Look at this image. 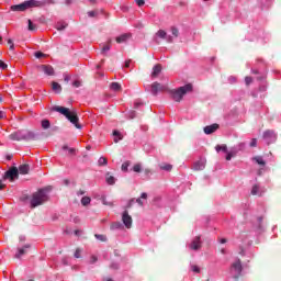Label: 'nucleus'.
Wrapping results in <instances>:
<instances>
[{
    "mask_svg": "<svg viewBox=\"0 0 281 281\" xmlns=\"http://www.w3.org/2000/svg\"><path fill=\"white\" fill-rule=\"evenodd\" d=\"M8 45H10L11 52H14V43L12 42V40H8Z\"/></svg>",
    "mask_w": 281,
    "mask_h": 281,
    "instance_id": "nucleus-50",
    "label": "nucleus"
},
{
    "mask_svg": "<svg viewBox=\"0 0 281 281\" xmlns=\"http://www.w3.org/2000/svg\"><path fill=\"white\" fill-rule=\"evenodd\" d=\"M52 89L55 91V93H60L63 91V87L56 81H53Z\"/></svg>",
    "mask_w": 281,
    "mask_h": 281,
    "instance_id": "nucleus-22",
    "label": "nucleus"
},
{
    "mask_svg": "<svg viewBox=\"0 0 281 281\" xmlns=\"http://www.w3.org/2000/svg\"><path fill=\"white\" fill-rule=\"evenodd\" d=\"M63 150H68L69 155H76V149L69 148L67 145L63 147Z\"/></svg>",
    "mask_w": 281,
    "mask_h": 281,
    "instance_id": "nucleus-37",
    "label": "nucleus"
},
{
    "mask_svg": "<svg viewBox=\"0 0 281 281\" xmlns=\"http://www.w3.org/2000/svg\"><path fill=\"white\" fill-rule=\"evenodd\" d=\"M231 273L233 278L238 279L240 273H243V263H240V259H237L231 267Z\"/></svg>",
    "mask_w": 281,
    "mask_h": 281,
    "instance_id": "nucleus-7",
    "label": "nucleus"
},
{
    "mask_svg": "<svg viewBox=\"0 0 281 281\" xmlns=\"http://www.w3.org/2000/svg\"><path fill=\"white\" fill-rule=\"evenodd\" d=\"M27 249H30V244L24 245L22 248H18L15 258L20 259L21 256H25V254H27Z\"/></svg>",
    "mask_w": 281,
    "mask_h": 281,
    "instance_id": "nucleus-17",
    "label": "nucleus"
},
{
    "mask_svg": "<svg viewBox=\"0 0 281 281\" xmlns=\"http://www.w3.org/2000/svg\"><path fill=\"white\" fill-rule=\"evenodd\" d=\"M245 82H246L247 86H249V83L252 82L251 77H246Z\"/></svg>",
    "mask_w": 281,
    "mask_h": 281,
    "instance_id": "nucleus-53",
    "label": "nucleus"
},
{
    "mask_svg": "<svg viewBox=\"0 0 281 281\" xmlns=\"http://www.w3.org/2000/svg\"><path fill=\"white\" fill-rule=\"evenodd\" d=\"M89 203H91V198H89V196H83V198L81 199V204H82V205H89Z\"/></svg>",
    "mask_w": 281,
    "mask_h": 281,
    "instance_id": "nucleus-36",
    "label": "nucleus"
},
{
    "mask_svg": "<svg viewBox=\"0 0 281 281\" xmlns=\"http://www.w3.org/2000/svg\"><path fill=\"white\" fill-rule=\"evenodd\" d=\"M49 190H52V188L48 187L33 193V196L31 199V207H38V205H43V203H45V201L49 199V196L47 195Z\"/></svg>",
    "mask_w": 281,
    "mask_h": 281,
    "instance_id": "nucleus-3",
    "label": "nucleus"
},
{
    "mask_svg": "<svg viewBox=\"0 0 281 281\" xmlns=\"http://www.w3.org/2000/svg\"><path fill=\"white\" fill-rule=\"evenodd\" d=\"M0 69H8V64H5L3 60H0Z\"/></svg>",
    "mask_w": 281,
    "mask_h": 281,
    "instance_id": "nucleus-48",
    "label": "nucleus"
},
{
    "mask_svg": "<svg viewBox=\"0 0 281 281\" xmlns=\"http://www.w3.org/2000/svg\"><path fill=\"white\" fill-rule=\"evenodd\" d=\"M218 131V124H212L204 127L205 135H212V133H216Z\"/></svg>",
    "mask_w": 281,
    "mask_h": 281,
    "instance_id": "nucleus-16",
    "label": "nucleus"
},
{
    "mask_svg": "<svg viewBox=\"0 0 281 281\" xmlns=\"http://www.w3.org/2000/svg\"><path fill=\"white\" fill-rule=\"evenodd\" d=\"M131 38V33H124L116 37V43H126Z\"/></svg>",
    "mask_w": 281,
    "mask_h": 281,
    "instance_id": "nucleus-19",
    "label": "nucleus"
},
{
    "mask_svg": "<svg viewBox=\"0 0 281 281\" xmlns=\"http://www.w3.org/2000/svg\"><path fill=\"white\" fill-rule=\"evenodd\" d=\"M81 254H82V249L77 248L76 251H75L74 257H75V258H81V256H80Z\"/></svg>",
    "mask_w": 281,
    "mask_h": 281,
    "instance_id": "nucleus-42",
    "label": "nucleus"
},
{
    "mask_svg": "<svg viewBox=\"0 0 281 281\" xmlns=\"http://www.w3.org/2000/svg\"><path fill=\"white\" fill-rule=\"evenodd\" d=\"M205 164H206V160L204 158L195 161L193 164V170H205Z\"/></svg>",
    "mask_w": 281,
    "mask_h": 281,
    "instance_id": "nucleus-14",
    "label": "nucleus"
},
{
    "mask_svg": "<svg viewBox=\"0 0 281 281\" xmlns=\"http://www.w3.org/2000/svg\"><path fill=\"white\" fill-rule=\"evenodd\" d=\"M168 90V86H161L159 82H154L150 86V93L153 95H157V93H159V91H167Z\"/></svg>",
    "mask_w": 281,
    "mask_h": 281,
    "instance_id": "nucleus-10",
    "label": "nucleus"
},
{
    "mask_svg": "<svg viewBox=\"0 0 281 281\" xmlns=\"http://www.w3.org/2000/svg\"><path fill=\"white\" fill-rule=\"evenodd\" d=\"M257 144H258V139L252 138L251 142H250L251 148H256Z\"/></svg>",
    "mask_w": 281,
    "mask_h": 281,
    "instance_id": "nucleus-46",
    "label": "nucleus"
},
{
    "mask_svg": "<svg viewBox=\"0 0 281 281\" xmlns=\"http://www.w3.org/2000/svg\"><path fill=\"white\" fill-rule=\"evenodd\" d=\"M215 150L217 151V153H221V150H223V153H227V145H217L216 147H215Z\"/></svg>",
    "mask_w": 281,
    "mask_h": 281,
    "instance_id": "nucleus-31",
    "label": "nucleus"
},
{
    "mask_svg": "<svg viewBox=\"0 0 281 281\" xmlns=\"http://www.w3.org/2000/svg\"><path fill=\"white\" fill-rule=\"evenodd\" d=\"M262 192H265V191L258 184H255L251 189V194L257 195V196H262Z\"/></svg>",
    "mask_w": 281,
    "mask_h": 281,
    "instance_id": "nucleus-18",
    "label": "nucleus"
},
{
    "mask_svg": "<svg viewBox=\"0 0 281 281\" xmlns=\"http://www.w3.org/2000/svg\"><path fill=\"white\" fill-rule=\"evenodd\" d=\"M252 161H256L259 166H267V162L265 159H262V156H256L252 158Z\"/></svg>",
    "mask_w": 281,
    "mask_h": 281,
    "instance_id": "nucleus-24",
    "label": "nucleus"
},
{
    "mask_svg": "<svg viewBox=\"0 0 281 281\" xmlns=\"http://www.w3.org/2000/svg\"><path fill=\"white\" fill-rule=\"evenodd\" d=\"M4 179H10L11 181L19 179V169L16 167L9 169L4 173Z\"/></svg>",
    "mask_w": 281,
    "mask_h": 281,
    "instance_id": "nucleus-11",
    "label": "nucleus"
},
{
    "mask_svg": "<svg viewBox=\"0 0 281 281\" xmlns=\"http://www.w3.org/2000/svg\"><path fill=\"white\" fill-rule=\"evenodd\" d=\"M111 269H117V263H112Z\"/></svg>",
    "mask_w": 281,
    "mask_h": 281,
    "instance_id": "nucleus-58",
    "label": "nucleus"
},
{
    "mask_svg": "<svg viewBox=\"0 0 281 281\" xmlns=\"http://www.w3.org/2000/svg\"><path fill=\"white\" fill-rule=\"evenodd\" d=\"M18 172H20V175H27V172H30V165H20Z\"/></svg>",
    "mask_w": 281,
    "mask_h": 281,
    "instance_id": "nucleus-21",
    "label": "nucleus"
},
{
    "mask_svg": "<svg viewBox=\"0 0 281 281\" xmlns=\"http://www.w3.org/2000/svg\"><path fill=\"white\" fill-rule=\"evenodd\" d=\"M42 5H45V2L41 0H26L20 4H13L11 5L12 12H25V10H30L32 8H42Z\"/></svg>",
    "mask_w": 281,
    "mask_h": 281,
    "instance_id": "nucleus-2",
    "label": "nucleus"
},
{
    "mask_svg": "<svg viewBox=\"0 0 281 281\" xmlns=\"http://www.w3.org/2000/svg\"><path fill=\"white\" fill-rule=\"evenodd\" d=\"M53 111H56L57 113H60L61 115H65L76 126V128H82V125L78 123V114L76 112L69 111L68 108L60 106V105H55L53 106Z\"/></svg>",
    "mask_w": 281,
    "mask_h": 281,
    "instance_id": "nucleus-1",
    "label": "nucleus"
},
{
    "mask_svg": "<svg viewBox=\"0 0 281 281\" xmlns=\"http://www.w3.org/2000/svg\"><path fill=\"white\" fill-rule=\"evenodd\" d=\"M133 170L134 172H142V165L140 164L134 165Z\"/></svg>",
    "mask_w": 281,
    "mask_h": 281,
    "instance_id": "nucleus-39",
    "label": "nucleus"
},
{
    "mask_svg": "<svg viewBox=\"0 0 281 281\" xmlns=\"http://www.w3.org/2000/svg\"><path fill=\"white\" fill-rule=\"evenodd\" d=\"M29 30L30 32H35L36 30V26L34 23H32V20H29Z\"/></svg>",
    "mask_w": 281,
    "mask_h": 281,
    "instance_id": "nucleus-38",
    "label": "nucleus"
},
{
    "mask_svg": "<svg viewBox=\"0 0 281 281\" xmlns=\"http://www.w3.org/2000/svg\"><path fill=\"white\" fill-rule=\"evenodd\" d=\"M40 71H44L46 76H54V67L49 65H41L38 66Z\"/></svg>",
    "mask_w": 281,
    "mask_h": 281,
    "instance_id": "nucleus-13",
    "label": "nucleus"
},
{
    "mask_svg": "<svg viewBox=\"0 0 281 281\" xmlns=\"http://www.w3.org/2000/svg\"><path fill=\"white\" fill-rule=\"evenodd\" d=\"M49 126H52V124L49 123V120L42 121V128L46 131L47 128H49Z\"/></svg>",
    "mask_w": 281,
    "mask_h": 281,
    "instance_id": "nucleus-32",
    "label": "nucleus"
},
{
    "mask_svg": "<svg viewBox=\"0 0 281 281\" xmlns=\"http://www.w3.org/2000/svg\"><path fill=\"white\" fill-rule=\"evenodd\" d=\"M228 80L231 83H234V82H236V77H229Z\"/></svg>",
    "mask_w": 281,
    "mask_h": 281,
    "instance_id": "nucleus-56",
    "label": "nucleus"
},
{
    "mask_svg": "<svg viewBox=\"0 0 281 281\" xmlns=\"http://www.w3.org/2000/svg\"><path fill=\"white\" fill-rule=\"evenodd\" d=\"M191 270L193 271V273H201V269L198 268V266H191Z\"/></svg>",
    "mask_w": 281,
    "mask_h": 281,
    "instance_id": "nucleus-45",
    "label": "nucleus"
},
{
    "mask_svg": "<svg viewBox=\"0 0 281 281\" xmlns=\"http://www.w3.org/2000/svg\"><path fill=\"white\" fill-rule=\"evenodd\" d=\"M67 27V23L66 22H57L56 24V30H58V32H63V30H65Z\"/></svg>",
    "mask_w": 281,
    "mask_h": 281,
    "instance_id": "nucleus-28",
    "label": "nucleus"
},
{
    "mask_svg": "<svg viewBox=\"0 0 281 281\" xmlns=\"http://www.w3.org/2000/svg\"><path fill=\"white\" fill-rule=\"evenodd\" d=\"M189 249L192 251H199L201 249V237L196 236L192 239V241L189 244Z\"/></svg>",
    "mask_w": 281,
    "mask_h": 281,
    "instance_id": "nucleus-12",
    "label": "nucleus"
},
{
    "mask_svg": "<svg viewBox=\"0 0 281 281\" xmlns=\"http://www.w3.org/2000/svg\"><path fill=\"white\" fill-rule=\"evenodd\" d=\"M88 16H90V18L98 16V12L90 11V12H88Z\"/></svg>",
    "mask_w": 281,
    "mask_h": 281,
    "instance_id": "nucleus-52",
    "label": "nucleus"
},
{
    "mask_svg": "<svg viewBox=\"0 0 281 281\" xmlns=\"http://www.w3.org/2000/svg\"><path fill=\"white\" fill-rule=\"evenodd\" d=\"M139 106H142V102L135 101L134 109H139Z\"/></svg>",
    "mask_w": 281,
    "mask_h": 281,
    "instance_id": "nucleus-54",
    "label": "nucleus"
},
{
    "mask_svg": "<svg viewBox=\"0 0 281 281\" xmlns=\"http://www.w3.org/2000/svg\"><path fill=\"white\" fill-rule=\"evenodd\" d=\"M263 139L266 144L269 145V144L276 143V139H278V136L276 135V132L271 130H267L266 132H263Z\"/></svg>",
    "mask_w": 281,
    "mask_h": 281,
    "instance_id": "nucleus-8",
    "label": "nucleus"
},
{
    "mask_svg": "<svg viewBox=\"0 0 281 281\" xmlns=\"http://www.w3.org/2000/svg\"><path fill=\"white\" fill-rule=\"evenodd\" d=\"M45 54L41 53V52H36L35 53V58H44Z\"/></svg>",
    "mask_w": 281,
    "mask_h": 281,
    "instance_id": "nucleus-51",
    "label": "nucleus"
},
{
    "mask_svg": "<svg viewBox=\"0 0 281 281\" xmlns=\"http://www.w3.org/2000/svg\"><path fill=\"white\" fill-rule=\"evenodd\" d=\"M105 181H106V183H108L109 186H114V183H115V177H113V176L106 173V176H105Z\"/></svg>",
    "mask_w": 281,
    "mask_h": 281,
    "instance_id": "nucleus-27",
    "label": "nucleus"
},
{
    "mask_svg": "<svg viewBox=\"0 0 281 281\" xmlns=\"http://www.w3.org/2000/svg\"><path fill=\"white\" fill-rule=\"evenodd\" d=\"M98 164L99 166H106V164H109V160H106L105 157H100Z\"/></svg>",
    "mask_w": 281,
    "mask_h": 281,
    "instance_id": "nucleus-33",
    "label": "nucleus"
},
{
    "mask_svg": "<svg viewBox=\"0 0 281 281\" xmlns=\"http://www.w3.org/2000/svg\"><path fill=\"white\" fill-rule=\"evenodd\" d=\"M110 88L112 91H122V85H120L119 82H112L110 85Z\"/></svg>",
    "mask_w": 281,
    "mask_h": 281,
    "instance_id": "nucleus-26",
    "label": "nucleus"
},
{
    "mask_svg": "<svg viewBox=\"0 0 281 281\" xmlns=\"http://www.w3.org/2000/svg\"><path fill=\"white\" fill-rule=\"evenodd\" d=\"M9 138L12 139V142H21L23 139L30 142V139H36V134L32 131L20 130L10 134Z\"/></svg>",
    "mask_w": 281,
    "mask_h": 281,
    "instance_id": "nucleus-4",
    "label": "nucleus"
},
{
    "mask_svg": "<svg viewBox=\"0 0 281 281\" xmlns=\"http://www.w3.org/2000/svg\"><path fill=\"white\" fill-rule=\"evenodd\" d=\"M127 117L130 119V120H135V117H136V112L135 111H130L128 113H127Z\"/></svg>",
    "mask_w": 281,
    "mask_h": 281,
    "instance_id": "nucleus-40",
    "label": "nucleus"
},
{
    "mask_svg": "<svg viewBox=\"0 0 281 281\" xmlns=\"http://www.w3.org/2000/svg\"><path fill=\"white\" fill-rule=\"evenodd\" d=\"M138 8H142L146 3L144 0H135Z\"/></svg>",
    "mask_w": 281,
    "mask_h": 281,
    "instance_id": "nucleus-49",
    "label": "nucleus"
},
{
    "mask_svg": "<svg viewBox=\"0 0 281 281\" xmlns=\"http://www.w3.org/2000/svg\"><path fill=\"white\" fill-rule=\"evenodd\" d=\"M122 222L126 229H131L133 227V217L128 214V211L123 212Z\"/></svg>",
    "mask_w": 281,
    "mask_h": 281,
    "instance_id": "nucleus-9",
    "label": "nucleus"
},
{
    "mask_svg": "<svg viewBox=\"0 0 281 281\" xmlns=\"http://www.w3.org/2000/svg\"><path fill=\"white\" fill-rule=\"evenodd\" d=\"M65 81H66V82H69V76H66V77H65Z\"/></svg>",
    "mask_w": 281,
    "mask_h": 281,
    "instance_id": "nucleus-64",
    "label": "nucleus"
},
{
    "mask_svg": "<svg viewBox=\"0 0 281 281\" xmlns=\"http://www.w3.org/2000/svg\"><path fill=\"white\" fill-rule=\"evenodd\" d=\"M160 170H166L167 172H170V170H172V165L170 164L161 165Z\"/></svg>",
    "mask_w": 281,
    "mask_h": 281,
    "instance_id": "nucleus-30",
    "label": "nucleus"
},
{
    "mask_svg": "<svg viewBox=\"0 0 281 281\" xmlns=\"http://www.w3.org/2000/svg\"><path fill=\"white\" fill-rule=\"evenodd\" d=\"M111 43H112V41L108 40V42L105 44H103L101 54L105 55L106 52H109L111 49Z\"/></svg>",
    "mask_w": 281,
    "mask_h": 281,
    "instance_id": "nucleus-23",
    "label": "nucleus"
},
{
    "mask_svg": "<svg viewBox=\"0 0 281 281\" xmlns=\"http://www.w3.org/2000/svg\"><path fill=\"white\" fill-rule=\"evenodd\" d=\"M142 199L144 200L148 199V194L142 193L140 198L136 199V203H138V205H144V202L142 201Z\"/></svg>",
    "mask_w": 281,
    "mask_h": 281,
    "instance_id": "nucleus-29",
    "label": "nucleus"
},
{
    "mask_svg": "<svg viewBox=\"0 0 281 281\" xmlns=\"http://www.w3.org/2000/svg\"><path fill=\"white\" fill-rule=\"evenodd\" d=\"M4 115H5V114L0 111V120H3Z\"/></svg>",
    "mask_w": 281,
    "mask_h": 281,
    "instance_id": "nucleus-59",
    "label": "nucleus"
},
{
    "mask_svg": "<svg viewBox=\"0 0 281 281\" xmlns=\"http://www.w3.org/2000/svg\"><path fill=\"white\" fill-rule=\"evenodd\" d=\"M145 175H150V169H145Z\"/></svg>",
    "mask_w": 281,
    "mask_h": 281,
    "instance_id": "nucleus-61",
    "label": "nucleus"
},
{
    "mask_svg": "<svg viewBox=\"0 0 281 281\" xmlns=\"http://www.w3.org/2000/svg\"><path fill=\"white\" fill-rule=\"evenodd\" d=\"M94 237L97 238V240H100L101 243H106L105 235L95 234Z\"/></svg>",
    "mask_w": 281,
    "mask_h": 281,
    "instance_id": "nucleus-34",
    "label": "nucleus"
},
{
    "mask_svg": "<svg viewBox=\"0 0 281 281\" xmlns=\"http://www.w3.org/2000/svg\"><path fill=\"white\" fill-rule=\"evenodd\" d=\"M156 36H158L159 38H165V41H167V43H172V36L168 35L166 33V31H164V30H159L156 33Z\"/></svg>",
    "mask_w": 281,
    "mask_h": 281,
    "instance_id": "nucleus-15",
    "label": "nucleus"
},
{
    "mask_svg": "<svg viewBox=\"0 0 281 281\" xmlns=\"http://www.w3.org/2000/svg\"><path fill=\"white\" fill-rule=\"evenodd\" d=\"M262 170H265V169H259V170H258V176H259V177L262 176Z\"/></svg>",
    "mask_w": 281,
    "mask_h": 281,
    "instance_id": "nucleus-60",
    "label": "nucleus"
},
{
    "mask_svg": "<svg viewBox=\"0 0 281 281\" xmlns=\"http://www.w3.org/2000/svg\"><path fill=\"white\" fill-rule=\"evenodd\" d=\"M95 262H98V257L97 256H91L90 265H95Z\"/></svg>",
    "mask_w": 281,
    "mask_h": 281,
    "instance_id": "nucleus-47",
    "label": "nucleus"
},
{
    "mask_svg": "<svg viewBox=\"0 0 281 281\" xmlns=\"http://www.w3.org/2000/svg\"><path fill=\"white\" fill-rule=\"evenodd\" d=\"M171 34H172L173 36H176V37L179 36V29L172 26V27H171Z\"/></svg>",
    "mask_w": 281,
    "mask_h": 281,
    "instance_id": "nucleus-41",
    "label": "nucleus"
},
{
    "mask_svg": "<svg viewBox=\"0 0 281 281\" xmlns=\"http://www.w3.org/2000/svg\"><path fill=\"white\" fill-rule=\"evenodd\" d=\"M20 240H25V236L21 235Z\"/></svg>",
    "mask_w": 281,
    "mask_h": 281,
    "instance_id": "nucleus-63",
    "label": "nucleus"
},
{
    "mask_svg": "<svg viewBox=\"0 0 281 281\" xmlns=\"http://www.w3.org/2000/svg\"><path fill=\"white\" fill-rule=\"evenodd\" d=\"M72 87H76V89H78V88L82 87V82L80 80H75L72 82Z\"/></svg>",
    "mask_w": 281,
    "mask_h": 281,
    "instance_id": "nucleus-43",
    "label": "nucleus"
},
{
    "mask_svg": "<svg viewBox=\"0 0 281 281\" xmlns=\"http://www.w3.org/2000/svg\"><path fill=\"white\" fill-rule=\"evenodd\" d=\"M161 74V65H156L153 68L151 78H157Z\"/></svg>",
    "mask_w": 281,
    "mask_h": 281,
    "instance_id": "nucleus-20",
    "label": "nucleus"
},
{
    "mask_svg": "<svg viewBox=\"0 0 281 281\" xmlns=\"http://www.w3.org/2000/svg\"><path fill=\"white\" fill-rule=\"evenodd\" d=\"M121 168H122L123 172H127L128 171V162H123Z\"/></svg>",
    "mask_w": 281,
    "mask_h": 281,
    "instance_id": "nucleus-44",
    "label": "nucleus"
},
{
    "mask_svg": "<svg viewBox=\"0 0 281 281\" xmlns=\"http://www.w3.org/2000/svg\"><path fill=\"white\" fill-rule=\"evenodd\" d=\"M123 225L120 222H114L111 226L112 229H122Z\"/></svg>",
    "mask_w": 281,
    "mask_h": 281,
    "instance_id": "nucleus-35",
    "label": "nucleus"
},
{
    "mask_svg": "<svg viewBox=\"0 0 281 281\" xmlns=\"http://www.w3.org/2000/svg\"><path fill=\"white\" fill-rule=\"evenodd\" d=\"M220 243H221V245H225V243H227V239L226 238H221Z\"/></svg>",
    "mask_w": 281,
    "mask_h": 281,
    "instance_id": "nucleus-57",
    "label": "nucleus"
},
{
    "mask_svg": "<svg viewBox=\"0 0 281 281\" xmlns=\"http://www.w3.org/2000/svg\"><path fill=\"white\" fill-rule=\"evenodd\" d=\"M66 5H71V0H66Z\"/></svg>",
    "mask_w": 281,
    "mask_h": 281,
    "instance_id": "nucleus-62",
    "label": "nucleus"
},
{
    "mask_svg": "<svg viewBox=\"0 0 281 281\" xmlns=\"http://www.w3.org/2000/svg\"><path fill=\"white\" fill-rule=\"evenodd\" d=\"M245 149V143H239L237 146L232 147L229 151L226 153V161H232V157H236L240 150Z\"/></svg>",
    "mask_w": 281,
    "mask_h": 281,
    "instance_id": "nucleus-6",
    "label": "nucleus"
},
{
    "mask_svg": "<svg viewBox=\"0 0 281 281\" xmlns=\"http://www.w3.org/2000/svg\"><path fill=\"white\" fill-rule=\"evenodd\" d=\"M192 83H187L178 89L170 90V95L175 102H181L183 100V95L187 93H191Z\"/></svg>",
    "mask_w": 281,
    "mask_h": 281,
    "instance_id": "nucleus-5",
    "label": "nucleus"
},
{
    "mask_svg": "<svg viewBox=\"0 0 281 281\" xmlns=\"http://www.w3.org/2000/svg\"><path fill=\"white\" fill-rule=\"evenodd\" d=\"M124 67H125V69H128V67H131V60L125 61Z\"/></svg>",
    "mask_w": 281,
    "mask_h": 281,
    "instance_id": "nucleus-55",
    "label": "nucleus"
},
{
    "mask_svg": "<svg viewBox=\"0 0 281 281\" xmlns=\"http://www.w3.org/2000/svg\"><path fill=\"white\" fill-rule=\"evenodd\" d=\"M113 136H114L115 144H117V142L123 139L122 133H120V131H117V130H114Z\"/></svg>",
    "mask_w": 281,
    "mask_h": 281,
    "instance_id": "nucleus-25",
    "label": "nucleus"
}]
</instances>
